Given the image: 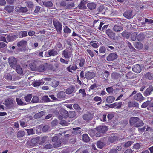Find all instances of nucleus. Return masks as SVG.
Segmentation results:
<instances>
[{
    "label": "nucleus",
    "instance_id": "obj_1",
    "mask_svg": "<svg viewBox=\"0 0 153 153\" xmlns=\"http://www.w3.org/2000/svg\"><path fill=\"white\" fill-rule=\"evenodd\" d=\"M72 48L69 47L62 52V55L65 58L69 59L72 56Z\"/></svg>",
    "mask_w": 153,
    "mask_h": 153
},
{
    "label": "nucleus",
    "instance_id": "obj_2",
    "mask_svg": "<svg viewBox=\"0 0 153 153\" xmlns=\"http://www.w3.org/2000/svg\"><path fill=\"white\" fill-rule=\"evenodd\" d=\"M15 102L12 99L9 98L5 101L4 105L8 109H13L14 107Z\"/></svg>",
    "mask_w": 153,
    "mask_h": 153
},
{
    "label": "nucleus",
    "instance_id": "obj_3",
    "mask_svg": "<svg viewBox=\"0 0 153 153\" xmlns=\"http://www.w3.org/2000/svg\"><path fill=\"white\" fill-rule=\"evenodd\" d=\"M53 25L55 28L58 33H61L62 30V26L61 23L57 20H54L53 21Z\"/></svg>",
    "mask_w": 153,
    "mask_h": 153
},
{
    "label": "nucleus",
    "instance_id": "obj_4",
    "mask_svg": "<svg viewBox=\"0 0 153 153\" xmlns=\"http://www.w3.org/2000/svg\"><path fill=\"white\" fill-rule=\"evenodd\" d=\"M8 62L11 67L15 68L17 65V61L16 59L14 57H11L9 58Z\"/></svg>",
    "mask_w": 153,
    "mask_h": 153
},
{
    "label": "nucleus",
    "instance_id": "obj_5",
    "mask_svg": "<svg viewBox=\"0 0 153 153\" xmlns=\"http://www.w3.org/2000/svg\"><path fill=\"white\" fill-rule=\"evenodd\" d=\"M50 136L52 137V140L53 142H54L53 145L56 147H59L61 144V143L60 141L57 142V140L58 139V137L57 135H54V134H50Z\"/></svg>",
    "mask_w": 153,
    "mask_h": 153
},
{
    "label": "nucleus",
    "instance_id": "obj_6",
    "mask_svg": "<svg viewBox=\"0 0 153 153\" xmlns=\"http://www.w3.org/2000/svg\"><path fill=\"white\" fill-rule=\"evenodd\" d=\"M60 115H59L58 118L62 119V118H66L68 117V112L65 109L61 108L59 111Z\"/></svg>",
    "mask_w": 153,
    "mask_h": 153
},
{
    "label": "nucleus",
    "instance_id": "obj_7",
    "mask_svg": "<svg viewBox=\"0 0 153 153\" xmlns=\"http://www.w3.org/2000/svg\"><path fill=\"white\" fill-rule=\"evenodd\" d=\"M96 76V74L93 72L87 71L85 74V77L88 80H91L93 79Z\"/></svg>",
    "mask_w": 153,
    "mask_h": 153
},
{
    "label": "nucleus",
    "instance_id": "obj_8",
    "mask_svg": "<svg viewBox=\"0 0 153 153\" xmlns=\"http://www.w3.org/2000/svg\"><path fill=\"white\" fill-rule=\"evenodd\" d=\"M118 57V55L116 53H110L106 58V59L108 61H113L116 59Z\"/></svg>",
    "mask_w": 153,
    "mask_h": 153
},
{
    "label": "nucleus",
    "instance_id": "obj_9",
    "mask_svg": "<svg viewBox=\"0 0 153 153\" xmlns=\"http://www.w3.org/2000/svg\"><path fill=\"white\" fill-rule=\"evenodd\" d=\"M133 71L137 73H140L142 70V67L139 64H136L133 65L132 67Z\"/></svg>",
    "mask_w": 153,
    "mask_h": 153
},
{
    "label": "nucleus",
    "instance_id": "obj_10",
    "mask_svg": "<svg viewBox=\"0 0 153 153\" xmlns=\"http://www.w3.org/2000/svg\"><path fill=\"white\" fill-rule=\"evenodd\" d=\"M96 129L98 132H101L103 134L107 131L108 129V128L106 126H100L96 127Z\"/></svg>",
    "mask_w": 153,
    "mask_h": 153
},
{
    "label": "nucleus",
    "instance_id": "obj_11",
    "mask_svg": "<svg viewBox=\"0 0 153 153\" xmlns=\"http://www.w3.org/2000/svg\"><path fill=\"white\" fill-rule=\"evenodd\" d=\"M105 33L111 39H114L115 34L111 30L108 29L106 30Z\"/></svg>",
    "mask_w": 153,
    "mask_h": 153
},
{
    "label": "nucleus",
    "instance_id": "obj_12",
    "mask_svg": "<svg viewBox=\"0 0 153 153\" xmlns=\"http://www.w3.org/2000/svg\"><path fill=\"white\" fill-rule=\"evenodd\" d=\"M18 37V35L16 34L11 33L7 35L6 37L7 40L9 42L13 41Z\"/></svg>",
    "mask_w": 153,
    "mask_h": 153
},
{
    "label": "nucleus",
    "instance_id": "obj_13",
    "mask_svg": "<svg viewBox=\"0 0 153 153\" xmlns=\"http://www.w3.org/2000/svg\"><path fill=\"white\" fill-rule=\"evenodd\" d=\"M153 92V87L151 85L146 89L143 93V95L146 96L151 95Z\"/></svg>",
    "mask_w": 153,
    "mask_h": 153
},
{
    "label": "nucleus",
    "instance_id": "obj_14",
    "mask_svg": "<svg viewBox=\"0 0 153 153\" xmlns=\"http://www.w3.org/2000/svg\"><path fill=\"white\" fill-rule=\"evenodd\" d=\"M64 42V39L62 38H59L58 40L56 46L57 48L60 49H63L64 47L63 45V44Z\"/></svg>",
    "mask_w": 153,
    "mask_h": 153
},
{
    "label": "nucleus",
    "instance_id": "obj_15",
    "mask_svg": "<svg viewBox=\"0 0 153 153\" xmlns=\"http://www.w3.org/2000/svg\"><path fill=\"white\" fill-rule=\"evenodd\" d=\"M93 115L92 114L88 113L83 115L82 118L84 120L89 121L91 120L93 118Z\"/></svg>",
    "mask_w": 153,
    "mask_h": 153
},
{
    "label": "nucleus",
    "instance_id": "obj_16",
    "mask_svg": "<svg viewBox=\"0 0 153 153\" xmlns=\"http://www.w3.org/2000/svg\"><path fill=\"white\" fill-rule=\"evenodd\" d=\"M15 10L16 11L20 13H26L27 11V9L26 7H24L20 6L16 7Z\"/></svg>",
    "mask_w": 153,
    "mask_h": 153
},
{
    "label": "nucleus",
    "instance_id": "obj_17",
    "mask_svg": "<svg viewBox=\"0 0 153 153\" xmlns=\"http://www.w3.org/2000/svg\"><path fill=\"white\" fill-rule=\"evenodd\" d=\"M133 99L137 101H142L143 100L144 97L141 93H138L134 96Z\"/></svg>",
    "mask_w": 153,
    "mask_h": 153
},
{
    "label": "nucleus",
    "instance_id": "obj_18",
    "mask_svg": "<svg viewBox=\"0 0 153 153\" xmlns=\"http://www.w3.org/2000/svg\"><path fill=\"white\" fill-rule=\"evenodd\" d=\"M128 106L129 108L132 107L138 108L139 104L137 102L134 101H130L128 102Z\"/></svg>",
    "mask_w": 153,
    "mask_h": 153
},
{
    "label": "nucleus",
    "instance_id": "obj_19",
    "mask_svg": "<svg viewBox=\"0 0 153 153\" xmlns=\"http://www.w3.org/2000/svg\"><path fill=\"white\" fill-rule=\"evenodd\" d=\"M27 41L22 40L17 43V45L19 48H25L26 47Z\"/></svg>",
    "mask_w": 153,
    "mask_h": 153
},
{
    "label": "nucleus",
    "instance_id": "obj_20",
    "mask_svg": "<svg viewBox=\"0 0 153 153\" xmlns=\"http://www.w3.org/2000/svg\"><path fill=\"white\" fill-rule=\"evenodd\" d=\"M85 59L83 58H81L79 59H78L76 63L77 66L79 65V67H83L85 64Z\"/></svg>",
    "mask_w": 153,
    "mask_h": 153
},
{
    "label": "nucleus",
    "instance_id": "obj_21",
    "mask_svg": "<svg viewBox=\"0 0 153 153\" xmlns=\"http://www.w3.org/2000/svg\"><path fill=\"white\" fill-rule=\"evenodd\" d=\"M68 116L70 118L75 119L77 117L76 113L74 111H71L68 113Z\"/></svg>",
    "mask_w": 153,
    "mask_h": 153
},
{
    "label": "nucleus",
    "instance_id": "obj_22",
    "mask_svg": "<svg viewBox=\"0 0 153 153\" xmlns=\"http://www.w3.org/2000/svg\"><path fill=\"white\" fill-rule=\"evenodd\" d=\"M132 11L130 10L126 11L123 14V16L128 19H130L133 17Z\"/></svg>",
    "mask_w": 153,
    "mask_h": 153
},
{
    "label": "nucleus",
    "instance_id": "obj_23",
    "mask_svg": "<svg viewBox=\"0 0 153 153\" xmlns=\"http://www.w3.org/2000/svg\"><path fill=\"white\" fill-rule=\"evenodd\" d=\"M46 113L45 111H43L36 114L33 116L34 119H38L41 118Z\"/></svg>",
    "mask_w": 153,
    "mask_h": 153
},
{
    "label": "nucleus",
    "instance_id": "obj_24",
    "mask_svg": "<svg viewBox=\"0 0 153 153\" xmlns=\"http://www.w3.org/2000/svg\"><path fill=\"white\" fill-rule=\"evenodd\" d=\"M75 89V87L74 86H71L65 90V93L67 94H71L74 91Z\"/></svg>",
    "mask_w": 153,
    "mask_h": 153
},
{
    "label": "nucleus",
    "instance_id": "obj_25",
    "mask_svg": "<svg viewBox=\"0 0 153 153\" xmlns=\"http://www.w3.org/2000/svg\"><path fill=\"white\" fill-rule=\"evenodd\" d=\"M48 54L50 56H54L57 55L58 53L57 50L53 49L48 50Z\"/></svg>",
    "mask_w": 153,
    "mask_h": 153
},
{
    "label": "nucleus",
    "instance_id": "obj_26",
    "mask_svg": "<svg viewBox=\"0 0 153 153\" xmlns=\"http://www.w3.org/2000/svg\"><path fill=\"white\" fill-rule=\"evenodd\" d=\"M123 27L121 26L115 25L113 28V30L115 32H119L123 30Z\"/></svg>",
    "mask_w": 153,
    "mask_h": 153
},
{
    "label": "nucleus",
    "instance_id": "obj_27",
    "mask_svg": "<svg viewBox=\"0 0 153 153\" xmlns=\"http://www.w3.org/2000/svg\"><path fill=\"white\" fill-rule=\"evenodd\" d=\"M16 101L17 102L18 105H25L27 104V103H25L23 102L24 100L22 99L16 98Z\"/></svg>",
    "mask_w": 153,
    "mask_h": 153
},
{
    "label": "nucleus",
    "instance_id": "obj_28",
    "mask_svg": "<svg viewBox=\"0 0 153 153\" xmlns=\"http://www.w3.org/2000/svg\"><path fill=\"white\" fill-rule=\"evenodd\" d=\"M15 68L16 71L19 74L23 75L25 74V73H23L22 69L20 65H17Z\"/></svg>",
    "mask_w": 153,
    "mask_h": 153
},
{
    "label": "nucleus",
    "instance_id": "obj_29",
    "mask_svg": "<svg viewBox=\"0 0 153 153\" xmlns=\"http://www.w3.org/2000/svg\"><path fill=\"white\" fill-rule=\"evenodd\" d=\"M65 93L63 91H60L57 94V97L59 99H64L65 98Z\"/></svg>",
    "mask_w": 153,
    "mask_h": 153
},
{
    "label": "nucleus",
    "instance_id": "obj_30",
    "mask_svg": "<svg viewBox=\"0 0 153 153\" xmlns=\"http://www.w3.org/2000/svg\"><path fill=\"white\" fill-rule=\"evenodd\" d=\"M87 5L88 8L90 10L94 9L96 7V4L94 2L89 3Z\"/></svg>",
    "mask_w": 153,
    "mask_h": 153
},
{
    "label": "nucleus",
    "instance_id": "obj_31",
    "mask_svg": "<svg viewBox=\"0 0 153 153\" xmlns=\"http://www.w3.org/2000/svg\"><path fill=\"white\" fill-rule=\"evenodd\" d=\"M18 36L20 38L26 37L27 36V31H21L18 33Z\"/></svg>",
    "mask_w": 153,
    "mask_h": 153
},
{
    "label": "nucleus",
    "instance_id": "obj_32",
    "mask_svg": "<svg viewBox=\"0 0 153 153\" xmlns=\"http://www.w3.org/2000/svg\"><path fill=\"white\" fill-rule=\"evenodd\" d=\"M77 68H78L77 67V66L76 65L75 66H72L71 67V66L68 67L66 69L68 71L72 72V70L75 71Z\"/></svg>",
    "mask_w": 153,
    "mask_h": 153
},
{
    "label": "nucleus",
    "instance_id": "obj_33",
    "mask_svg": "<svg viewBox=\"0 0 153 153\" xmlns=\"http://www.w3.org/2000/svg\"><path fill=\"white\" fill-rule=\"evenodd\" d=\"M31 102L33 103H37L41 102V100H40L37 96H34L32 98Z\"/></svg>",
    "mask_w": 153,
    "mask_h": 153
},
{
    "label": "nucleus",
    "instance_id": "obj_34",
    "mask_svg": "<svg viewBox=\"0 0 153 153\" xmlns=\"http://www.w3.org/2000/svg\"><path fill=\"white\" fill-rule=\"evenodd\" d=\"M144 124L143 122L138 118V120H137L136 123L135 124L134 126L136 127H140L143 126Z\"/></svg>",
    "mask_w": 153,
    "mask_h": 153
},
{
    "label": "nucleus",
    "instance_id": "obj_35",
    "mask_svg": "<svg viewBox=\"0 0 153 153\" xmlns=\"http://www.w3.org/2000/svg\"><path fill=\"white\" fill-rule=\"evenodd\" d=\"M115 100V97L114 96H108L106 99V102L108 103H111L113 102Z\"/></svg>",
    "mask_w": 153,
    "mask_h": 153
},
{
    "label": "nucleus",
    "instance_id": "obj_36",
    "mask_svg": "<svg viewBox=\"0 0 153 153\" xmlns=\"http://www.w3.org/2000/svg\"><path fill=\"white\" fill-rule=\"evenodd\" d=\"M32 97V94H27V96L24 97V99L27 102H29L30 101Z\"/></svg>",
    "mask_w": 153,
    "mask_h": 153
},
{
    "label": "nucleus",
    "instance_id": "obj_37",
    "mask_svg": "<svg viewBox=\"0 0 153 153\" xmlns=\"http://www.w3.org/2000/svg\"><path fill=\"white\" fill-rule=\"evenodd\" d=\"M14 8V6H13L9 5L5 7L4 9L7 12L10 13L13 11Z\"/></svg>",
    "mask_w": 153,
    "mask_h": 153
},
{
    "label": "nucleus",
    "instance_id": "obj_38",
    "mask_svg": "<svg viewBox=\"0 0 153 153\" xmlns=\"http://www.w3.org/2000/svg\"><path fill=\"white\" fill-rule=\"evenodd\" d=\"M138 120V118L137 117L131 118L130 120V124L134 126Z\"/></svg>",
    "mask_w": 153,
    "mask_h": 153
},
{
    "label": "nucleus",
    "instance_id": "obj_39",
    "mask_svg": "<svg viewBox=\"0 0 153 153\" xmlns=\"http://www.w3.org/2000/svg\"><path fill=\"white\" fill-rule=\"evenodd\" d=\"M117 140L118 138L116 136H111L108 138V141L111 143L114 142Z\"/></svg>",
    "mask_w": 153,
    "mask_h": 153
},
{
    "label": "nucleus",
    "instance_id": "obj_40",
    "mask_svg": "<svg viewBox=\"0 0 153 153\" xmlns=\"http://www.w3.org/2000/svg\"><path fill=\"white\" fill-rule=\"evenodd\" d=\"M35 128H32L25 129V130L27 131L28 135H30L35 134Z\"/></svg>",
    "mask_w": 153,
    "mask_h": 153
},
{
    "label": "nucleus",
    "instance_id": "obj_41",
    "mask_svg": "<svg viewBox=\"0 0 153 153\" xmlns=\"http://www.w3.org/2000/svg\"><path fill=\"white\" fill-rule=\"evenodd\" d=\"M42 102H51L50 99L48 98V96H45L41 97Z\"/></svg>",
    "mask_w": 153,
    "mask_h": 153
},
{
    "label": "nucleus",
    "instance_id": "obj_42",
    "mask_svg": "<svg viewBox=\"0 0 153 153\" xmlns=\"http://www.w3.org/2000/svg\"><path fill=\"white\" fill-rule=\"evenodd\" d=\"M105 145V143L100 141H98L97 143V146L98 148L101 149Z\"/></svg>",
    "mask_w": 153,
    "mask_h": 153
},
{
    "label": "nucleus",
    "instance_id": "obj_43",
    "mask_svg": "<svg viewBox=\"0 0 153 153\" xmlns=\"http://www.w3.org/2000/svg\"><path fill=\"white\" fill-rule=\"evenodd\" d=\"M98 12L102 14L104 13L105 12V8L104 5H101L97 8Z\"/></svg>",
    "mask_w": 153,
    "mask_h": 153
},
{
    "label": "nucleus",
    "instance_id": "obj_44",
    "mask_svg": "<svg viewBox=\"0 0 153 153\" xmlns=\"http://www.w3.org/2000/svg\"><path fill=\"white\" fill-rule=\"evenodd\" d=\"M82 140L85 142H87L90 141V139L88 135L86 134H84L82 135Z\"/></svg>",
    "mask_w": 153,
    "mask_h": 153
},
{
    "label": "nucleus",
    "instance_id": "obj_45",
    "mask_svg": "<svg viewBox=\"0 0 153 153\" xmlns=\"http://www.w3.org/2000/svg\"><path fill=\"white\" fill-rule=\"evenodd\" d=\"M138 33L134 32L132 33L131 36V39L133 41H135L137 38Z\"/></svg>",
    "mask_w": 153,
    "mask_h": 153
},
{
    "label": "nucleus",
    "instance_id": "obj_46",
    "mask_svg": "<svg viewBox=\"0 0 153 153\" xmlns=\"http://www.w3.org/2000/svg\"><path fill=\"white\" fill-rule=\"evenodd\" d=\"M63 31L64 33L67 35H69L71 32V29L66 26H65L64 27Z\"/></svg>",
    "mask_w": 153,
    "mask_h": 153
},
{
    "label": "nucleus",
    "instance_id": "obj_47",
    "mask_svg": "<svg viewBox=\"0 0 153 153\" xmlns=\"http://www.w3.org/2000/svg\"><path fill=\"white\" fill-rule=\"evenodd\" d=\"M145 77L149 80H152L153 77V74L150 72H147L145 75Z\"/></svg>",
    "mask_w": 153,
    "mask_h": 153
},
{
    "label": "nucleus",
    "instance_id": "obj_48",
    "mask_svg": "<svg viewBox=\"0 0 153 153\" xmlns=\"http://www.w3.org/2000/svg\"><path fill=\"white\" fill-rule=\"evenodd\" d=\"M4 78L8 80H12V78L11 75L9 73H6L4 76Z\"/></svg>",
    "mask_w": 153,
    "mask_h": 153
},
{
    "label": "nucleus",
    "instance_id": "obj_49",
    "mask_svg": "<svg viewBox=\"0 0 153 153\" xmlns=\"http://www.w3.org/2000/svg\"><path fill=\"white\" fill-rule=\"evenodd\" d=\"M114 108L116 109H120L122 107L123 102H115L114 103Z\"/></svg>",
    "mask_w": 153,
    "mask_h": 153
},
{
    "label": "nucleus",
    "instance_id": "obj_50",
    "mask_svg": "<svg viewBox=\"0 0 153 153\" xmlns=\"http://www.w3.org/2000/svg\"><path fill=\"white\" fill-rule=\"evenodd\" d=\"M145 36L143 33H140L137 36V39L139 41H141L144 39Z\"/></svg>",
    "mask_w": 153,
    "mask_h": 153
},
{
    "label": "nucleus",
    "instance_id": "obj_51",
    "mask_svg": "<svg viewBox=\"0 0 153 153\" xmlns=\"http://www.w3.org/2000/svg\"><path fill=\"white\" fill-rule=\"evenodd\" d=\"M126 77L127 79H130L133 78V74L131 72H128L126 74Z\"/></svg>",
    "mask_w": 153,
    "mask_h": 153
},
{
    "label": "nucleus",
    "instance_id": "obj_52",
    "mask_svg": "<svg viewBox=\"0 0 153 153\" xmlns=\"http://www.w3.org/2000/svg\"><path fill=\"white\" fill-rule=\"evenodd\" d=\"M20 123L21 126L22 127H24L27 126V123L23 119L20 120Z\"/></svg>",
    "mask_w": 153,
    "mask_h": 153
},
{
    "label": "nucleus",
    "instance_id": "obj_53",
    "mask_svg": "<svg viewBox=\"0 0 153 153\" xmlns=\"http://www.w3.org/2000/svg\"><path fill=\"white\" fill-rule=\"evenodd\" d=\"M136 48L138 49H141L143 47V44L140 42H137L135 45Z\"/></svg>",
    "mask_w": 153,
    "mask_h": 153
},
{
    "label": "nucleus",
    "instance_id": "obj_54",
    "mask_svg": "<svg viewBox=\"0 0 153 153\" xmlns=\"http://www.w3.org/2000/svg\"><path fill=\"white\" fill-rule=\"evenodd\" d=\"M123 37L128 38L129 37L130 35L128 32L125 31L121 33Z\"/></svg>",
    "mask_w": 153,
    "mask_h": 153
},
{
    "label": "nucleus",
    "instance_id": "obj_55",
    "mask_svg": "<svg viewBox=\"0 0 153 153\" xmlns=\"http://www.w3.org/2000/svg\"><path fill=\"white\" fill-rule=\"evenodd\" d=\"M81 128L80 127H76L73 128V130L74 131V133L75 134H78L81 133V131L79 129Z\"/></svg>",
    "mask_w": 153,
    "mask_h": 153
},
{
    "label": "nucleus",
    "instance_id": "obj_56",
    "mask_svg": "<svg viewBox=\"0 0 153 153\" xmlns=\"http://www.w3.org/2000/svg\"><path fill=\"white\" fill-rule=\"evenodd\" d=\"M25 132L24 131H19L17 134V137H22L24 136Z\"/></svg>",
    "mask_w": 153,
    "mask_h": 153
},
{
    "label": "nucleus",
    "instance_id": "obj_57",
    "mask_svg": "<svg viewBox=\"0 0 153 153\" xmlns=\"http://www.w3.org/2000/svg\"><path fill=\"white\" fill-rule=\"evenodd\" d=\"M51 85L53 87L55 88L59 85V82L58 81L54 80L52 82Z\"/></svg>",
    "mask_w": 153,
    "mask_h": 153
},
{
    "label": "nucleus",
    "instance_id": "obj_58",
    "mask_svg": "<svg viewBox=\"0 0 153 153\" xmlns=\"http://www.w3.org/2000/svg\"><path fill=\"white\" fill-rule=\"evenodd\" d=\"M60 124L64 126H67L69 123L67 121L65 120H62L60 122Z\"/></svg>",
    "mask_w": 153,
    "mask_h": 153
},
{
    "label": "nucleus",
    "instance_id": "obj_59",
    "mask_svg": "<svg viewBox=\"0 0 153 153\" xmlns=\"http://www.w3.org/2000/svg\"><path fill=\"white\" fill-rule=\"evenodd\" d=\"M106 48L104 46H102L99 49V52L100 53H104L106 52Z\"/></svg>",
    "mask_w": 153,
    "mask_h": 153
},
{
    "label": "nucleus",
    "instance_id": "obj_60",
    "mask_svg": "<svg viewBox=\"0 0 153 153\" xmlns=\"http://www.w3.org/2000/svg\"><path fill=\"white\" fill-rule=\"evenodd\" d=\"M74 7V2H70L67 4L66 7L68 8H70Z\"/></svg>",
    "mask_w": 153,
    "mask_h": 153
},
{
    "label": "nucleus",
    "instance_id": "obj_61",
    "mask_svg": "<svg viewBox=\"0 0 153 153\" xmlns=\"http://www.w3.org/2000/svg\"><path fill=\"white\" fill-rule=\"evenodd\" d=\"M46 145L45 146V147L47 149H50L52 148V146L50 144V142L48 141L46 142Z\"/></svg>",
    "mask_w": 153,
    "mask_h": 153
},
{
    "label": "nucleus",
    "instance_id": "obj_62",
    "mask_svg": "<svg viewBox=\"0 0 153 153\" xmlns=\"http://www.w3.org/2000/svg\"><path fill=\"white\" fill-rule=\"evenodd\" d=\"M32 84L34 87L39 86L42 84V82L40 81L33 82Z\"/></svg>",
    "mask_w": 153,
    "mask_h": 153
},
{
    "label": "nucleus",
    "instance_id": "obj_63",
    "mask_svg": "<svg viewBox=\"0 0 153 153\" xmlns=\"http://www.w3.org/2000/svg\"><path fill=\"white\" fill-rule=\"evenodd\" d=\"M133 143V142L132 141H128L125 144L124 146L125 147H128L130 146Z\"/></svg>",
    "mask_w": 153,
    "mask_h": 153
},
{
    "label": "nucleus",
    "instance_id": "obj_64",
    "mask_svg": "<svg viewBox=\"0 0 153 153\" xmlns=\"http://www.w3.org/2000/svg\"><path fill=\"white\" fill-rule=\"evenodd\" d=\"M149 101H147L143 103L141 105L142 108H145L147 107L150 104Z\"/></svg>",
    "mask_w": 153,
    "mask_h": 153
}]
</instances>
